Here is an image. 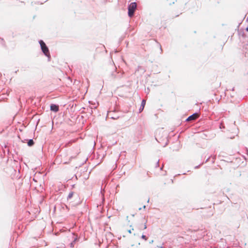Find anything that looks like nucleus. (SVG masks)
<instances>
[{"label":"nucleus","instance_id":"obj_2","mask_svg":"<svg viewBox=\"0 0 248 248\" xmlns=\"http://www.w3.org/2000/svg\"><path fill=\"white\" fill-rule=\"evenodd\" d=\"M39 43L40 44L41 49L43 53L46 56H48L49 55V52L47 47L46 46V44L42 41L40 40L39 41Z\"/></svg>","mask_w":248,"mask_h":248},{"label":"nucleus","instance_id":"obj_8","mask_svg":"<svg viewBox=\"0 0 248 248\" xmlns=\"http://www.w3.org/2000/svg\"><path fill=\"white\" fill-rule=\"evenodd\" d=\"M34 144V141L32 140H30L28 142V145L29 146H31Z\"/></svg>","mask_w":248,"mask_h":248},{"label":"nucleus","instance_id":"obj_9","mask_svg":"<svg viewBox=\"0 0 248 248\" xmlns=\"http://www.w3.org/2000/svg\"><path fill=\"white\" fill-rule=\"evenodd\" d=\"M74 193L73 192H70L68 196V199H70L73 196Z\"/></svg>","mask_w":248,"mask_h":248},{"label":"nucleus","instance_id":"obj_3","mask_svg":"<svg viewBox=\"0 0 248 248\" xmlns=\"http://www.w3.org/2000/svg\"><path fill=\"white\" fill-rule=\"evenodd\" d=\"M199 117V114L197 113H195L192 115L189 116L187 119L186 121L189 122L191 121H194L197 119Z\"/></svg>","mask_w":248,"mask_h":248},{"label":"nucleus","instance_id":"obj_5","mask_svg":"<svg viewBox=\"0 0 248 248\" xmlns=\"http://www.w3.org/2000/svg\"><path fill=\"white\" fill-rule=\"evenodd\" d=\"M145 103H146V101L145 100H142L140 107V112H141L143 110L144 108L145 105Z\"/></svg>","mask_w":248,"mask_h":248},{"label":"nucleus","instance_id":"obj_7","mask_svg":"<svg viewBox=\"0 0 248 248\" xmlns=\"http://www.w3.org/2000/svg\"><path fill=\"white\" fill-rule=\"evenodd\" d=\"M143 223H144V224H143V226L140 227V229L144 230V229H146L147 228V226H146L147 220L144 219Z\"/></svg>","mask_w":248,"mask_h":248},{"label":"nucleus","instance_id":"obj_4","mask_svg":"<svg viewBox=\"0 0 248 248\" xmlns=\"http://www.w3.org/2000/svg\"><path fill=\"white\" fill-rule=\"evenodd\" d=\"M50 109L54 112H57L59 110V106L55 104H52L50 106Z\"/></svg>","mask_w":248,"mask_h":248},{"label":"nucleus","instance_id":"obj_10","mask_svg":"<svg viewBox=\"0 0 248 248\" xmlns=\"http://www.w3.org/2000/svg\"><path fill=\"white\" fill-rule=\"evenodd\" d=\"M141 237H142V238H143L145 240H147V239L146 236L145 235H142Z\"/></svg>","mask_w":248,"mask_h":248},{"label":"nucleus","instance_id":"obj_12","mask_svg":"<svg viewBox=\"0 0 248 248\" xmlns=\"http://www.w3.org/2000/svg\"><path fill=\"white\" fill-rule=\"evenodd\" d=\"M246 31H248V28H247L246 29Z\"/></svg>","mask_w":248,"mask_h":248},{"label":"nucleus","instance_id":"obj_1","mask_svg":"<svg viewBox=\"0 0 248 248\" xmlns=\"http://www.w3.org/2000/svg\"><path fill=\"white\" fill-rule=\"evenodd\" d=\"M137 8V3L136 2L131 3L128 6V16L132 17Z\"/></svg>","mask_w":248,"mask_h":248},{"label":"nucleus","instance_id":"obj_13","mask_svg":"<svg viewBox=\"0 0 248 248\" xmlns=\"http://www.w3.org/2000/svg\"><path fill=\"white\" fill-rule=\"evenodd\" d=\"M139 209L140 210L141 209V208H140Z\"/></svg>","mask_w":248,"mask_h":248},{"label":"nucleus","instance_id":"obj_6","mask_svg":"<svg viewBox=\"0 0 248 248\" xmlns=\"http://www.w3.org/2000/svg\"><path fill=\"white\" fill-rule=\"evenodd\" d=\"M134 229L132 228L131 229H127V228H125L124 230V232L125 233L126 232H128L129 233L131 234V233H133L134 234Z\"/></svg>","mask_w":248,"mask_h":248},{"label":"nucleus","instance_id":"obj_11","mask_svg":"<svg viewBox=\"0 0 248 248\" xmlns=\"http://www.w3.org/2000/svg\"><path fill=\"white\" fill-rule=\"evenodd\" d=\"M145 207H146L145 205H144L142 208L143 209H144L145 208Z\"/></svg>","mask_w":248,"mask_h":248}]
</instances>
